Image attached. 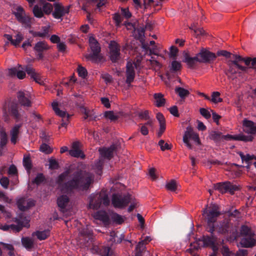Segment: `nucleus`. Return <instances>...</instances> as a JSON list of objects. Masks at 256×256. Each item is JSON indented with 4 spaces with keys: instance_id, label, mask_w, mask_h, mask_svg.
I'll return each mask as SVG.
<instances>
[{
    "instance_id": "f257e3e1",
    "label": "nucleus",
    "mask_w": 256,
    "mask_h": 256,
    "mask_svg": "<svg viewBox=\"0 0 256 256\" xmlns=\"http://www.w3.org/2000/svg\"><path fill=\"white\" fill-rule=\"evenodd\" d=\"M70 170L60 174L57 183L60 192L72 194L75 191H86L94 182V175L86 170L78 168L71 175Z\"/></svg>"
},
{
    "instance_id": "f03ea898",
    "label": "nucleus",
    "mask_w": 256,
    "mask_h": 256,
    "mask_svg": "<svg viewBox=\"0 0 256 256\" xmlns=\"http://www.w3.org/2000/svg\"><path fill=\"white\" fill-rule=\"evenodd\" d=\"M220 215V212L216 206L204 210L203 216L206 222V230L210 234L216 232L219 234L224 236L232 233V236L236 238L238 234H234L233 224L230 220L225 218L216 224L218 218Z\"/></svg>"
},
{
    "instance_id": "7ed1b4c3",
    "label": "nucleus",
    "mask_w": 256,
    "mask_h": 256,
    "mask_svg": "<svg viewBox=\"0 0 256 256\" xmlns=\"http://www.w3.org/2000/svg\"><path fill=\"white\" fill-rule=\"evenodd\" d=\"M183 62H186L190 68H193L197 62L200 63H211L216 58L215 54L202 48L194 57H191L186 52H184Z\"/></svg>"
},
{
    "instance_id": "20e7f679",
    "label": "nucleus",
    "mask_w": 256,
    "mask_h": 256,
    "mask_svg": "<svg viewBox=\"0 0 256 256\" xmlns=\"http://www.w3.org/2000/svg\"><path fill=\"white\" fill-rule=\"evenodd\" d=\"M230 58L232 60L227 62L228 68L226 74L229 78L234 80L238 76H242L243 72H247L248 68L240 64L242 60H244L242 56L232 54Z\"/></svg>"
},
{
    "instance_id": "39448f33",
    "label": "nucleus",
    "mask_w": 256,
    "mask_h": 256,
    "mask_svg": "<svg viewBox=\"0 0 256 256\" xmlns=\"http://www.w3.org/2000/svg\"><path fill=\"white\" fill-rule=\"evenodd\" d=\"M240 236H242L240 242L242 247L252 248L256 244V234L251 228L246 224H242L240 228Z\"/></svg>"
},
{
    "instance_id": "423d86ee",
    "label": "nucleus",
    "mask_w": 256,
    "mask_h": 256,
    "mask_svg": "<svg viewBox=\"0 0 256 256\" xmlns=\"http://www.w3.org/2000/svg\"><path fill=\"white\" fill-rule=\"evenodd\" d=\"M209 138L214 140L216 143H220L222 140H240L245 142L252 141L254 138L251 136H245L242 134L238 135H222V133L215 130H212L209 133Z\"/></svg>"
},
{
    "instance_id": "0eeeda50",
    "label": "nucleus",
    "mask_w": 256,
    "mask_h": 256,
    "mask_svg": "<svg viewBox=\"0 0 256 256\" xmlns=\"http://www.w3.org/2000/svg\"><path fill=\"white\" fill-rule=\"evenodd\" d=\"M90 46L92 53L86 56V58L88 60L92 62L98 63L102 60L103 57L100 54L101 48L98 41L94 37L89 38Z\"/></svg>"
},
{
    "instance_id": "6e6552de",
    "label": "nucleus",
    "mask_w": 256,
    "mask_h": 256,
    "mask_svg": "<svg viewBox=\"0 0 256 256\" xmlns=\"http://www.w3.org/2000/svg\"><path fill=\"white\" fill-rule=\"evenodd\" d=\"M132 196L128 194L122 196L114 194L112 196V203L116 208H122L127 206L132 201Z\"/></svg>"
},
{
    "instance_id": "1a4fd4ad",
    "label": "nucleus",
    "mask_w": 256,
    "mask_h": 256,
    "mask_svg": "<svg viewBox=\"0 0 256 256\" xmlns=\"http://www.w3.org/2000/svg\"><path fill=\"white\" fill-rule=\"evenodd\" d=\"M214 188L222 194L229 192L231 194H233L236 191L238 190L236 185L233 184L228 181L215 184H214Z\"/></svg>"
},
{
    "instance_id": "9d476101",
    "label": "nucleus",
    "mask_w": 256,
    "mask_h": 256,
    "mask_svg": "<svg viewBox=\"0 0 256 256\" xmlns=\"http://www.w3.org/2000/svg\"><path fill=\"white\" fill-rule=\"evenodd\" d=\"M189 139L192 140L198 144L200 143L198 134L194 131L190 126H188L186 128L184 134L183 136V141L188 148L190 149H192V146L190 142Z\"/></svg>"
},
{
    "instance_id": "9b49d317",
    "label": "nucleus",
    "mask_w": 256,
    "mask_h": 256,
    "mask_svg": "<svg viewBox=\"0 0 256 256\" xmlns=\"http://www.w3.org/2000/svg\"><path fill=\"white\" fill-rule=\"evenodd\" d=\"M110 58L112 62H116L121 58L120 46L115 41H110L109 44Z\"/></svg>"
},
{
    "instance_id": "f8f14e48",
    "label": "nucleus",
    "mask_w": 256,
    "mask_h": 256,
    "mask_svg": "<svg viewBox=\"0 0 256 256\" xmlns=\"http://www.w3.org/2000/svg\"><path fill=\"white\" fill-rule=\"evenodd\" d=\"M52 108L56 114L62 118V122L61 124V126L66 127L68 124L69 118L71 115L66 114V112L60 110L58 108V103L56 102H54L52 104Z\"/></svg>"
},
{
    "instance_id": "ddd939ff",
    "label": "nucleus",
    "mask_w": 256,
    "mask_h": 256,
    "mask_svg": "<svg viewBox=\"0 0 256 256\" xmlns=\"http://www.w3.org/2000/svg\"><path fill=\"white\" fill-rule=\"evenodd\" d=\"M70 6H64L60 4H54V10L52 14L53 17L56 19H60L70 12Z\"/></svg>"
},
{
    "instance_id": "4468645a",
    "label": "nucleus",
    "mask_w": 256,
    "mask_h": 256,
    "mask_svg": "<svg viewBox=\"0 0 256 256\" xmlns=\"http://www.w3.org/2000/svg\"><path fill=\"white\" fill-rule=\"evenodd\" d=\"M210 236H204L202 238V242L204 243V246L210 247L212 248L213 246H219V244L218 242V238L213 234H210Z\"/></svg>"
},
{
    "instance_id": "2eb2a0df",
    "label": "nucleus",
    "mask_w": 256,
    "mask_h": 256,
    "mask_svg": "<svg viewBox=\"0 0 256 256\" xmlns=\"http://www.w3.org/2000/svg\"><path fill=\"white\" fill-rule=\"evenodd\" d=\"M31 98L30 94L23 92H19L18 94V98L20 104L24 107H30L32 105V102L30 100Z\"/></svg>"
},
{
    "instance_id": "dca6fc26",
    "label": "nucleus",
    "mask_w": 256,
    "mask_h": 256,
    "mask_svg": "<svg viewBox=\"0 0 256 256\" xmlns=\"http://www.w3.org/2000/svg\"><path fill=\"white\" fill-rule=\"evenodd\" d=\"M80 143L78 142H74L72 143V149L69 150V154L74 158H84V154L80 148Z\"/></svg>"
},
{
    "instance_id": "f3484780",
    "label": "nucleus",
    "mask_w": 256,
    "mask_h": 256,
    "mask_svg": "<svg viewBox=\"0 0 256 256\" xmlns=\"http://www.w3.org/2000/svg\"><path fill=\"white\" fill-rule=\"evenodd\" d=\"M126 68V83L127 84H130L134 81L135 78V72L132 63L130 62H128Z\"/></svg>"
},
{
    "instance_id": "a211bd4d",
    "label": "nucleus",
    "mask_w": 256,
    "mask_h": 256,
    "mask_svg": "<svg viewBox=\"0 0 256 256\" xmlns=\"http://www.w3.org/2000/svg\"><path fill=\"white\" fill-rule=\"evenodd\" d=\"M244 130L247 134H256V124L252 121L244 119L243 120Z\"/></svg>"
},
{
    "instance_id": "6ab92c4d",
    "label": "nucleus",
    "mask_w": 256,
    "mask_h": 256,
    "mask_svg": "<svg viewBox=\"0 0 256 256\" xmlns=\"http://www.w3.org/2000/svg\"><path fill=\"white\" fill-rule=\"evenodd\" d=\"M70 202V198L66 195H62L57 199V204L60 210L64 212Z\"/></svg>"
},
{
    "instance_id": "aec40b11",
    "label": "nucleus",
    "mask_w": 256,
    "mask_h": 256,
    "mask_svg": "<svg viewBox=\"0 0 256 256\" xmlns=\"http://www.w3.org/2000/svg\"><path fill=\"white\" fill-rule=\"evenodd\" d=\"M22 124H16L10 132V141L13 144H16L18 138L19 130L22 127Z\"/></svg>"
},
{
    "instance_id": "412c9836",
    "label": "nucleus",
    "mask_w": 256,
    "mask_h": 256,
    "mask_svg": "<svg viewBox=\"0 0 256 256\" xmlns=\"http://www.w3.org/2000/svg\"><path fill=\"white\" fill-rule=\"evenodd\" d=\"M8 112L18 122L20 118V114L18 110V106L16 104L12 103L8 108Z\"/></svg>"
},
{
    "instance_id": "4be33fe9",
    "label": "nucleus",
    "mask_w": 256,
    "mask_h": 256,
    "mask_svg": "<svg viewBox=\"0 0 256 256\" xmlns=\"http://www.w3.org/2000/svg\"><path fill=\"white\" fill-rule=\"evenodd\" d=\"M102 204V201L100 198V194H96L93 198H90L89 207L93 209L97 210L100 208Z\"/></svg>"
},
{
    "instance_id": "5701e85b",
    "label": "nucleus",
    "mask_w": 256,
    "mask_h": 256,
    "mask_svg": "<svg viewBox=\"0 0 256 256\" xmlns=\"http://www.w3.org/2000/svg\"><path fill=\"white\" fill-rule=\"evenodd\" d=\"M116 148V147L114 145H112L108 148H104L102 150H100V153L104 157L110 160L112 158L113 153Z\"/></svg>"
},
{
    "instance_id": "b1692460",
    "label": "nucleus",
    "mask_w": 256,
    "mask_h": 256,
    "mask_svg": "<svg viewBox=\"0 0 256 256\" xmlns=\"http://www.w3.org/2000/svg\"><path fill=\"white\" fill-rule=\"evenodd\" d=\"M94 218L96 220L102 221L104 223H108L110 221V218L105 211H98L94 214Z\"/></svg>"
},
{
    "instance_id": "393cba45",
    "label": "nucleus",
    "mask_w": 256,
    "mask_h": 256,
    "mask_svg": "<svg viewBox=\"0 0 256 256\" xmlns=\"http://www.w3.org/2000/svg\"><path fill=\"white\" fill-rule=\"evenodd\" d=\"M22 245L28 250H31L34 248V240L30 237H22L21 240Z\"/></svg>"
},
{
    "instance_id": "a878e982",
    "label": "nucleus",
    "mask_w": 256,
    "mask_h": 256,
    "mask_svg": "<svg viewBox=\"0 0 256 256\" xmlns=\"http://www.w3.org/2000/svg\"><path fill=\"white\" fill-rule=\"evenodd\" d=\"M25 70L28 74L30 76L34 81L38 82L40 80L38 74L36 72L34 69L30 66H26L25 68Z\"/></svg>"
},
{
    "instance_id": "bb28decb",
    "label": "nucleus",
    "mask_w": 256,
    "mask_h": 256,
    "mask_svg": "<svg viewBox=\"0 0 256 256\" xmlns=\"http://www.w3.org/2000/svg\"><path fill=\"white\" fill-rule=\"evenodd\" d=\"M154 98L156 101V105L157 107H161L164 105L166 99L164 95L161 93H156L154 94Z\"/></svg>"
},
{
    "instance_id": "cd10ccee",
    "label": "nucleus",
    "mask_w": 256,
    "mask_h": 256,
    "mask_svg": "<svg viewBox=\"0 0 256 256\" xmlns=\"http://www.w3.org/2000/svg\"><path fill=\"white\" fill-rule=\"evenodd\" d=\"M48 46L45 42L40 41L35 44L34 50L36 52H43L48 50Z\"/></svg>"
},
{
    "instance_id": "c85d7f7f",
    "label": "nucleus",
    "mask_w": 256,
    "mask_h": 256,
    "mask_svg": "<svg viewBox=\"0 0 256 256\" xmlns=\"http://www.w3.org/2000/svg\"><path fill=\"white\" fill-rule=\"evenodd\" d=\"M146 246L144 245V241L142 240L138 242L136 247V253L133 256H142V253L145 251Z\"/></svg>"
},
{
    "instance_id": "c756f323",
    "label": "nucleus",
    "mask_w": 256,
    "mask_h": 256,
    "mask_svg": "<svg viewBox=\"0 0 256 256\" xmlns=\"http://www.w3.org/2000/svg\"><path fill=\"white\" fill-rule=\"evenodd\" d=\"M34 234L39 240H42L46 239L50 236V231L48 230L43 231H36Z\"/></svg>"
},
{
    "instance_id": "7c9ffc66",
    "label": "nucleus",
    "mask_w": 256,
    "mask_h": 256,
    "mask_svg": "<svg viewBox=\"0 0 256 256\" xmlns=\"http://www.w3.org/2000/svg\"><path fill=\"white\" fill-rule=\"evenodd\" d=\"M92 237L84 236L81 237L80 240V244L82 246L89 248L92 242Z\"/></svg>"
},
{
    "instance_id": "2f4dec72",
    "label": "nucleus",
    "mask_w": 256,
    "mask_h": 256,
    "mask_svg": "<svg viewBox=\"0 0 256 256\" xmlns=\"http://www.w3.org/2000/svg\"><path fill=\"white\" fill-rule=\"evenodd\" d=\"M20 228L19 226H16L14 224L1 225V227H0V228L4 231H10L15 232H19Z\"/></svg>"
},
{
    "instance_id": "473e14b6",
    "label": "nucleus",
    "mask_w": 256,
    "mask_h": 256,
    "mask_svg": "<svg viewBox=\"0 0 256 256\" xmlns=\"http://www.w3.org/2000/svg\"><path fill=\"white\" fill-rule=\"evenodd\" d=\"M84 119L88 118L89 120H96L98 116L95 114L93 110H88L86 108L84 109Z\"/></svg>"
},
{
    "instance_id": "72a5a7b5",
    "label": "nucleus",
    "mask_w": 256,
    "mask_h": 256,
    "mask_svg": "<svg viewBox=\"0 0 256 256\" xmlns=\"http://www.w3.org/2000/svg\"><path fill=\"white\" fill-rule=\"evenodd\" d=\"M0 245L2 246V248L4 250H8V255L9 256H14V246L9 244L4 243V242H0Z\"/></svg>"
},
{
    "instance_id": "f704fd0d",
    "label": "nucleus",
    "mask_w": 256,
    "mask_h": 256,
    "mask_svg": "<svg viewBox=\"0 0 256 256\" xmlns=\"http://www.w3.org/2000/svg\"><path fill=\"white\" fill-rule=\"evenodd\" d=\"M238 154L242 162H245L247 164H250L252 160H256V156L254 155H250V154L244 155L242 152H239Z\"/></svg>"
},
{
    "instance_id": "c9c22d12",
    "label": "nucleus",
    "mask_w": 256,
    "mask_h": 256,
    "mask_svg": "<svg viewBox=\"0 0 256 256\" xmlns=\"http://www.w3.org/2000/svg\"><path fill=\"white\" fill-rule=\"evenodd\" d=\"M13 14H14L18 22L23 18L26 16H24V8L20 6H18L16 8V11L14 12Z\"/></svg>"
},
{
    "instance_id": "e433bc0d",
    "label": "nucleus",
    "mask_w": 256,
    "mask_h": 256,
    "mask_svg": "<svg viewBox=\"0 0 256 256\" xmlns=\"http://www.w3.org/2000/svg\"><path fill=\"white\" fill-rule=\"evenodd\" d=\"M175 92L182 98H186L190 94L189 92L187 90H186L184 88L181 87L176 88L175 89Z\"/></svg>"
},
{
    "instance_id": "4c0bfd02",
    "label": "nucleus",
    "mask_w": 256,
    "mask_h": 256,
    "mask_svg": "<svg viewBox=\"0 0 256 256\" xmlns=\"http://www.w3.org/2000/svg\"><path fill=\"white\" fill-rule=\"evenodd\" d=\"M226 214L230 218H234L235 220H238L241 217L240 212L238 210H235L234 211H228L226 212Z\"/></svg>"
},
{
    "instance_id": "58836bf2",
    "label": "nucleus",
    "mask_w": 256,
    "mask_h": 256,
    "mask_svg": "<svg viewBox=\"0 0 256 256\" xmlns=\"http://www.w3.org/2000/svg\"><path fill=\"white\" fill-rule=\"evenodd\" d=\"M32 12L34 16L36 18H42L44 16L42 9L38 5L34 6Z\"/></svg>"
},
{
    "instance_id": "ea45409f",
    "label": "nucleus",
    "mask_w": 256,
    "mask_h": 256,
    "mask_svg": "<svg viewBox=\"0 0 256 256\" xmlns=\"http://www.w3.org/2000/svg\"><path fill=\"white\" fill-rule=\"evenodd\" d=\"M0 146L1 148H2L8 142V136L6 132L2 130L0 132Z\"/></svg>"
},
{
    "instance_id": "a19ab883",
    "label": "nucleus",
    "mask_w": 256,
    "mask_h": 256,
    "mask_svg": "<svg viewBox=\"0 0 256 256\" xmlns=\"http://www.w3.org/2000/svg\"><path fill=\"white\" fill-rule=\"evenodd\" d=\"M182 68L181 63L176 60H173L171 64L170 70L172 72H176L180 70Z\"/></svg>"
},
{
    "instance_id": "79ce46f5",
    "label": "nucleus",
    "mask_w": 256,
    "mask_h": 256,
    "mask_svg": "<svg viewBox=\"0 0 256 256\" xmlns=\"http://www.w3.org/2000/svg\"><path fill=\"white\" fill-rule=\"evenodd\" d=\"M112 221L118 224H120L124 222V220L122 216L117 213H114L112 216Z\"/></svg>"
},
{
    "instance_id": "37998d69",
    "label": "nucleus",
    "mask_w": 256,
    "mask_h": 256,
    "mask_svg": "<svg viewBox=\"0 0 256 256\" xmlns=\"http://www.w3.org/2000/svg\"><path fill=\"white\" fill-rule=\"evenodd\" d=\"M221 253L222 256H234V253L230 250L226 246H223L221 248Z\"/></svg>"
},
{
    "instance_id": "c03bdc74",
    "label": "nucleus",
    "mask_w": 256,
    "mask_h": 256,
    "mask_svg": "<svg viewBox=\"0 0 256 256\" xmlns=\"http://www.w3.org/2000/svg\"><path fill=\"white\" fill-rule=\"evenodd\" d=\"M19 22L22 23L26 28H30L31 27V18L28 16H24Z\"/></svg>"
},
{
    "instance_id": "a18cd8bd",
    "label": "nucleus",
    "mask_w": 256,
    "mask_h": 256,
    "mask_svg": "<svg viewBox=\"0 0 256 256\" xmlns=\"http://www.w3.org/2000/svg\"><path fill=\"white\" fill-rule=\"evenodd\" d=\"M220 93L218 92H214L212 93L211 101L215 104L220 102L222 101V99L219 96Z\"/></svg>"
},
{
    "instance_id": "49530a36",
    "label": "nucleus",
    "mask_w": 256,
    "mask_h": 256,
    "mask_svg": "<svg viewBox=\"0 0 256 256\" xmlns=\"http://www.w3.org/2000/svg\"><path fill=\"white\" fill-rule=\"evenodd\" d=\"M80 233L81 237H92V230L88 228H82Z\"/></svg>"
},
{
    "instance_id": "de8ad7c7",
    "label": "nucleus",
    "mask_w": 256,
    "mask_h": 256,
    "mask_svg": "<svg viewBox=\"0 0 256 256\" xmlns=\"http://www.w3.org/2000/svg\"><path fill=\"white\" fill-rule=\"evenodd\" d=\"M23 164L26 170L30 171L31 170L32 164L31 160L29 157L26 156L24 158Z\"/></svg>"
},
{
    "instance_id": "09e8293b",
    "label": "nucleus",
    "mask_w": 256,
    "mask_h": 256,
    "mask_svg": "<svg viewBox=\"0 0 256 256\" xmlns=\"http://www.w3.org/2000/svg\"><path fill=\"white\" fill-rule=\"evenodd\" d=\"M45 180V178L42 173H39L37 174L35 178L32 181V182L36 184V185H40Z\"/></svg>"
},
{
    "instance_id": "8fccbe9b",
    "label": "nucleus",
    "mask_w": 256,
    "mask_h": 256,
    "mask_svg": "<svg viewBox=\"0 0 256 256\" xmlns=\"http://www.w3.org/2000/svg\"><path fill=\"white\" fill-rule=\"evenodd\" d=\"M158 145L160 146L161 150L162 151L170 150L172 147L171 144H169L168 143H165L164 140H161L159 141Z\"/></svg>"
},
{
    "instance_id": "3c124183",
    "label": "nucleus",
    "mask_w": 256,
    "mask_h": 256,
    "mask_svg": "<svg viewBox=\"0 0 256 256\" xmlns=\"http://www.w3.org/2000/svg\"><path fill=\"white\" fill-rule=\"evenodd\" d=\"M17 204L18 208L21 211L24 212L27 210V208H26V201L24 198H20L17 202Z\"/></svg>"
},
{
    "instance_id": "603ef678",
    "label": "nucleus",
    "mask_w": 256,
    "mask_h": 256,
    "mask_svg": "<svg viewBox=\"0 0 256 256\" xmlns=\"http://www.w3.org/2000/svg\"><path fill=\"white\" fill-rule=\"evenodd\" d=\"M15 37L16 39L13 40L12 44L17 47L19 46L22 40L24 37L23 36L20 32L16 34Z\"/></svg>"
},
{
    "instance_id": "864d4df0",
    "label": "nucleus",
    "mask_w": 256,
    "mask_h": 256,
    "mask_svg": "<svg viewBox=\"0 0 256 256\" xmlns=\"http://www.w3.org/2000/svg\"><path fill=\"white\" fill-rule=\"evenodd\" d=\"M78 76L83 78H85L88 74V72L86 68L80 66H78Z\"/></svg>"
},
{
    "instance_id": "5fc2aeb1",
    "label": "nucleus",
    "mask_w": 256,
    "mask_h": 256,
    "mask_svg": "<svg viewBox=\"0 0 256 256\" xmlns=\"http://www.w3.org/2000/svg\"><path fill=\"white\" fill-rule=\"evenodd\" d=\"M42 9L44 13L49 14L52 12V4L50 3H46L43 6Z\"/></svg>"
},
{
    "instance_id": "6e6d98bb",
    "label": "nucleus",
    "mask_w": 256,
    "mask_h": 256,
    "mask_svg": "<svg viewBox=\"0 0 256 256\" xmlns=\"http://www.w3.org/2000/svg\"><path fill=\"white\" fill-rule=\"evenodd\" d=\"M166 188L168 190L174 192L176 190V184L175 180H171L166 185Z\"/></svg>"
},
{
    "instance_id": "4d7b16f0",
    "label": "nucleus",
    "mask_w": 256,
    "mask_h": 256,
    "mask_svg": "<svg viewBox=\"0 0 256 256\" xmlns=\"http://www.w3.org/2000/svg\"><path fill=\"white\" fill-rule=\"evenodd\" d=\"M10 184L9 179L6 176H3L0 179V184L5 189L8 188Z\"/></svg>"
},
{
    "instance_id": "13d9d810",
    "label": "nucleus",
    "mask_w": 256,
    "mask_h": 256,
    "mask_svg": "<svg viewBox=\"0 0 256 256\" xmlns=\"http://www.w3.org/2000/svg\"><path fill=\"white\" fill-rule=\"evenodd\" d=\"M104 116L111 120H116L118 118V116L114 114L112 111H106L104 113Z\"/></svg>"
},
{
    "instance_id": "bf43d9fd",
    "label": "nucleus",
    "mask_w": 256,
    "mask_h": 256,
    "mask_svg": "<svg viewBox=\"0 0 256 256\" xmlns=\"http://www.w3.org/2000/svg\"><path fill=\"white\" fill-rule=\"evenodd\" d=\"M40 150L46 154H50L52 152L50 146L46 144H42L40 146Z\"/></svg>"
},
{
    "instance_id": "052dcab7",
    "label": "nucleus",
    "mask_w": 256,
    "mask_h": 256,
    "mask_svg": "<svg viewBox=\"0 0 256 256\" xmlns=\"http://www.w3.org/2000/svg\"><path fill=\"white\" fill-rule=\"evenodd\" d=\"M178 48L174 46H172L170 48V56L172 59L175 60L176 58V56H177V54L178 52Z\"/></svg>"
},
{
    "instance_id": "680f3d73",
    "label": "nucleus",
    "mask_w": 256,
    "mask_h": 256,
    "mask_svg": "<svg viewBox=\"0 0 256 256\" xmlns=\"http://www.w3.org/2000/svg\"><path fill=\"white\" fill-rule=\"evenodd\" d=\"M0 200L3 201L4 202L10 204L12 202V200L9 198L8 197L6 194L5 192L0 190Z\"/></svg>"
},
{
    "instance_id": "e2e57ef3",
    "label": "nucleus",
    "mask_w": 256,
    "mask_h": 256,
    "mask_svg": "<svg viewBox=\"0 0 256 256\" xmlns=\"http://www.w3.org/2000/svg\"><path fill=\"white\" fill-rule=\"evenodd\" d=\"M200 112L206 119H209L211 117L210 112L204 108H200Z\"/></svg>"
},
{
    "instance_id": "0e129e2a",
    "label": "nucleus",
    "mask_w": 256,
    "mask_h": 256,
    "mask_svg": "<svg viewBox=\"0 0 256 256\" xmlns=\"http://www.w3.org/2000/svg\"><path fill=\"white\" fill-rule=\"evenodd\" d=\"M218 56H224L226 58H231L232 54L225 50L218 51L216 53Z\"/></svg>"
},
{
    "instance_id": "69168bd1",
    "label": "nucleus",
    "mask_w": 256,
    "mask_h": 256,
    "mask_svg": "<svg viewBox=\"0 0 256 256\" xmlns=\"http://www.w3.org/2000/svg\"><path fill=\"white\" fill-rule=\"evenodd\" d=\"M49 166L50 169H58V164L55 159L50 158L49 160Z\"/></svg>"
},
{
    "instance_id": "338daca9",
    "label": "nucleus",
    "mask_w": 256,
    "mask_h": 256,
    "mask_svg": "<svg viewBox=\"0 0 256 256\" xmlns=\"http://www.w3.org/2000/svg\"><path fill=\"white\" fill-rule=\"evenodd\" d=\"M100 198L102 201V204H103L104 206H108L109 205L110 201L108 195L105 194L102 196L100 194Z\"/></svg>"
},
{
    "instance_id": "774afa93",
    "label": "nucleus",
    "mask_w": 256,
    "mask_h": 256,
    "mask_svg": "<svg viewBox=\"0 0 256 256\" xmlns=\"http://www.w3.org/2000/svg\"><path fill=\"white\" fill-rule=\"evenodd\" d=\"M248 251L245 249H239L235 254L234 256H248Z\"/></svg>"
}]
</instances>
